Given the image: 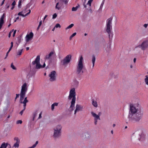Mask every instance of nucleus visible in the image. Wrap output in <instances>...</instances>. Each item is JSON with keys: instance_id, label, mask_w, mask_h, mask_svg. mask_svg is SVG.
I'll return each instance as SVG.
<instances>
[{"instance_id": "2eb2a0df", "label": "nucleus", "mask_w": 148, "mask_h": 148, "mask_svg": "<svg viewBox=\"0 0 148 148\" xmlns=\"http://www.w3.org/2000/svg\"><path fill=\"white\" fill-rule=\"evenodd\" d=\"M0 148H11V146L8 143L3 142L1 145Z\"/></svg>"}, {"instance_id": "a19ab883", "label": "nucleus", "mask_w": 148, "mask_h": 148, "mask_svg": "<svg viewBox=\"0 0 148 148\" xmlns=\"http://www.w3.org/2000/svg\"><path fill=\"white\" fill-rule=\"evenodd\" d=\"M57 14L56 13H55L53 15L52 18L53 19H55L57 17Z\"/></svg>"}, {"instance_id": "de8ad7c7", "label": "nucleus", "mask_w": 148, "mask_h": 148, "mask_svg": "<svg viewBox=\"0 0 148 148\" xmlns=\"http://www.w3.org/2000/svg\"><path fill=\"white\" fill-rule=\"evenodd\" d=\"M24 104L23 105V109L24 110H25L26 108V103H23Z\"/></svg>"}, {"instance_id": "aec40b11", "label": "nucleus", "mask_w": 148, "mask_h": 148, "mask_svg": "<svg viewBox=\"0 0 148 148\" xmlns=\"http://www.w3.org/2000/svg\"><path fill=\"white\" fill-rule=\"evenodd\" d=\"M62 5L59 2H58L56 3L55 8L58 10H60L61 9Z\"/></svg>"}, {"instance_id": "473e14b6", "label": "nucleus", "mask_w": 148, "mask_h": 148, "mask_svg": "<svg viewBox=\"0 0 148 148\" xmlns=\"http://www.w3.org/2000/svg\"><path fill=\"white\" fill-rule=\"evenodd\" d=\"M74 26V24L73 23L71 24L70 25L67 27L66 28V29L67 30L68 29L71 28Z\"/></svg>"}, {"instance_id": "13d9d810", "label": "nucleus", "mask_w": 148, "mask_h": 148, "mask_svg": "<svg viewBox=\"0 0 148 148\" xmlns=\"http://www.w3.org/2000/svg\"><path fill=\"white\" fill-rule=\"evenodd\" d=\"M133 61H134V63H135L136 62V58H134V59Z\"/></svg>"}, {"instance_id": "09e8293b", "label": "nucleus", "mask_w": 148, "mask_h": 148, "mask_svg": "<svg viewBox=\"0 0 148 148\" xmlns=\"http://www.w3.org/2000/svg\"><path fill=\"white\" fill-rule=\"evenodd\" d=\"M31 11L30 10H29V12L27 13V14H25L26 16H27L28 14H29L31 12Z\"/></svg>"}, {"instance_id": "58836bf2", "label": "nucleus", "mask_w": 148, "mask_h": 148, "mask_svg": "<svg viewBox=\"0 0 148 148\" xmlns=\"http://www.w3.org/2000/svg\"><path fill=\"white\" fill-rule=\"evenodd\" d=\"M76 34V33L75 32L73 33L70 37V39L71 40L73 37L75 36Z\"/></svg>"}, {"instance_id": "f03ea898", "label": "nucleus", "mask_w": 148, "mask_h": 148, "mask_svg": "<svg viewBox=\"0 0 148 148\" xmlns=\"http://www.w3.org/2000/svg\"><path fill=\"white\" fill-rule=\"evenodd\" d=\"M112 18L110 17L107 20L105 29L106 32L108 34L110 41L112 40L113 36L112 32Z\"/></svg>"}, {"instance_id": "4c0bfd02", "label": "nucleus", "mask_w": 148, "mask_h": 148, "mask_svg": "<svg viewBox=\"0 0 148 148\" xmlns=\"http://www.w3.org/2000/svg\"><path fill=\"white\" fill-rule=\"evenodd\" d=\"M62 129V127L60 125H58L57 126L56 130H61Z\"/></svg>"}, {"instance_id": "bb28decb", "label": "nucleus", "mask_w": 148, "mask_h": 148, "mask_svg": "<svg viewBox=\"0 0 148 148\" xmlns=\"http://www.w3.org/2000/svg\"><path fill=\"white\" fill-rule=\"evenodd\" d=\"M20 143H15L13 145L12 147H14L15 148H18L19 146Z\"/></svg>"}, {"instance_id": "1a4fd4ad", "label": "nucleus", "mask_w": 148, "mask_h": 148, "mask_svg": "<svg viewBox=\"0 0 148 148\" xmlns=\"http://www.w3.org/2000/svg\"><path fill=\"white\" fill-rule=\"evenodd\" d=\"M138 47L141 48L143 50H145L146 48H148V40H146L143 41L140 45Z\"/></svg>"}, {"instance_id": "49530a36", "label": "nucleus", "mask_w": 148, "mask_h": 148, "mask_svg": "<svg viewBox=\"0 0 148 148\" xmlns=\"http://www.w3.org/2000/svg\"><path fill=\"white\" fill-rule=\"evenodd\" d=\"M25 110H24V109H23V110L20 112V114H21V115H22L23 112Z\"/></svg>"}, {"instance_id": "680f3d73", "label": "nucleus", "mask_w": 148, "mask_h": 148, "mask_svg": "<svg viewBox=\"0 0 148 148\" xmlns=\"http://www.w3.org/2000/svg\"><path fill=\"white\" fill-rule=\"evenodd\" d=\"M47 16V15H45V16L44 18V19L45 20V19L46 18Z\"/></svg>"}, {"instance_id": "393cba45", "label": "nucleus", "mask_w": 148, "mask_h": 148, "mask_svg": "<svg viewBox=\"0 0 148 148\" xmlns=\"http://www.w3.org/2000/svg\"><path fill=\"white\" fill-rule=\"evenodd\" d=\"M58 105V103H54L51 106V109L52 110H53L54 108V107L55 106H57Z\"/></svg>"}, {"instance_id": "f704fd0d", "label": "nucleus", "mask_w": 148, "mask_h": 148, "mask_svg": "<svg viewBox=\"0 0 148 148\" xmlns=\"http://www.w3.org/2000/svg\"><path fill=\"white\" fill-rule=\"evenodd\" d=\"M22 0H19L18 1V8H20L21 6V3H22Z\"/></svg>"}, {"instance_id": "3c124183", "label": "nucleus", "mask_w": 148, "mask_h": 148, "mask_svg": "<svg viewBox=\"0 0 148 148\" xmlns=\"http://www.w3.org/2000/svg\"><path fill=\"white\" fill-rule=\"evenodd\" d=\"M19 96V94H16V97L15 98V99H16L17 98H18Z\"/></svg>"}, {"instance_id": "b1692460", "label": "nucleus", "mask_w": 148, "mask_h": 148, "mask_svg": "<svg viewBox=\"0 0 148 148\" xmlns=\"http://www.w3.org/2000/svg\"><path fill=\"white\" fill-rule=\"evenodd\" d=\"M96 60L95 56L94 55L92 56V67H93L95 65V63Z\"/></svg>"}, {"instance_id": "5fc2aeb1", "label": "nucleus", "mask_w": 148, "mask_h": 148, "mask_svg": "<svg viewBox=\"0 0 148 148\" xmlns=\"http://www.w3.org/2000/svg\"><path fill=\"white\" fill-rule=\"evenodd\" d=\"M16 30H15L14 31V32H13V36H14L15 35V34H16Z\"/></svg>"}, {"instance_id": "72a5a7b5", "label": "nucleus", "mask_w": 148, "mask_h": 148, "mask_svg": "<svg viewBox=\"0 0 148 148\" xmlns=\"http://www.w3.org/2000/svg\"><path fill=\"white\" fill-rule=\"evenodd\" d=\"M60 1L62 3H64L65 4H67L69 1V0H60Z\"/></svg>"}, {"instance_id": "0eeeda50", "label": "nucleus", "mask_w": 148, "mask_h": 148, "mask_svg": "<svg viewBox=\"0 0 148 148\" xmlns=\"http://www.w3.org/2000/svg\"><path fill=\"white\" fill-rule=\"evenodd\" d=\"M40 56H38L35 60L32 62V64L34 65L36 64V69H39L42 68V65L40 64Z\"/></svg>"}, {"instance_id": "603ef678", "label": "nucleus", "mask_w": 148, "mask_h": 148, "mask_svg": "<svg viewBox=\"0 0 148 148\" xmlns=\"http://www.w3.org/2000/svg\"><path fill=\"white\" fill-rule=\"evenodd\" d=\"M27 8H25L24 10H24V12H23V13H25L27 11Z\"/></svg>"}, {"instance_id": "423d86ee", "label": "nucleus", "mask_w": 148, "mask_h": 148, "mask_svg": "<svg viewBox=\"0 0 148 148\" xmlns=\"http://www.w3.org/2000/svg\"><path fill=\"white\" fill-rule=\"evenodd\" d=\"M71 58V55L69 54L66 56L61 61L62 65L66 66L70 62Z\"/></svg>"}, {"instance_id": "f8f14e48", "label": "nucleus", "mask_w": 148, "mask_h": 148, "mask_svg": "<svg viewBox=\"0 0 148 148\" xmlns=\"http://www.w3.org/2000/svg\"><path fill=\"white\" fill-rule=\"evenodd\" d=\"M83 106L79 104H77L76 105V109L74 111V114H76L77 112L82 110Z\"/></svg>"}, {"instance_id": "a211bd4d", "label": "nucleus", "mask_w": 148, "mask_h": 148, "mask_svg": "<svg viewBox=\"0 0 148 148\" xmlns=\"http://www.w3.org/2000/svg\"><path fill=\"white\" fill-rule=\"evenodd\" d=\"M54 52L53 51H51L47 55H46L45 58V60H48L50 58L51 56L53 55Z\"/></svg>"}, {"instance_id": "864d4df0", "label": "nucleus", "mask_w": 148, "mask_h": 148, "mask_svg": "<svg viewBox=\"0 0 148 148\" xmlns=\"http://www.w3.org/2000/svg\"><path fill=\"white\" fill-rule=\"evenodd\" d=\"M5 0H3V1H2L1 2V5H3V4L4 3V2Z\"/></svg>"}, {"instance_id": "c9c22d12", "label": "nucleus", "mask_w": 148, "mask_h": 148, "mask_svg": "<svg viewBox=\"0 0 148 148\" xmlns=\"http://www.w3.org/2000/svg\"><path fill=\"white\" fill-rule=\"evenodd\" d=\"M93 0H89L88 3H87V5H89L90 6L91 5V4Z\"/></svg>"}, {"instance_id": "6e6552de", "label": "nucleus", "mask_w": 148, "mask_h": 148, "mask_svg": "<svg viewBox=\"0 0 148 148\" xmlns=\"http://www.w3.org/2000/svg\"><path fill=\"white\" fill-rule=\"evenodd\" d=\"M140 132H138L139 133L138 139L140 141H142L145 140V134L142 130H140Z\"/></svg>"}, {"instance_id": "69168bd1", "label": "nucleus", "mask_w": 148, "mask_h": 148, "mask_svg": "<svg viewBox=\"0 0 148 148\" xmlns=\"http://www.w3.org/2000/svg\"><path fill=\"white\" fill-rule=\"evenodd\" d=\"M14 8V7L12 6V7L11 8V10H13Z\"/></svg>"}, {"instance_id": "6e6d98bb", "label": "nucleus", "mask_w": 148, "mask_h": 148, "mask_svg": "<svg viewBox=\"0 0 148 148\" xmlns=\"http://www.w3.org/2000/svg\"><path fill=\"white\" fill-rule=\"evenodd\" d=\"M45 63L42 66V68H43L45 66Z\"/></svg>"}, {"instance_id": "f3484780", "label": "nucleus", "mask_w": 148, "mask_h": 148, "mask_svg": "<svg viewBox=\"0 0 148 148\" xmlns=\"http://www.w3.org/2000/svg\"><path fill=\"white\" fill-rule=\"evenodd\" d=\"M5 14L3 13L1 16L0 19V29L1 28L2 25L4 23V18L5 17Z\"/></svg>"}, {"instance_id": "412c9836", "label": "nucleus", "mask_w": 148, "mask_h": 148, "mask_svg": "<svg viewBox=\"0 0 148 148\" xmlns=\"http://www.w3.org/2000/svg\"><path fill=\"white\" fill-rule=\"evenodd\" d=\"M38 111L37 110H36L34 111L33 113L32 116H33V119L32 121H34L35 118L36 117L37 114H38Z\"/></svg>"}, {"instance_id": "7c9ffc66", "label": "nucleus", "mask_w": 148, "mask_h": 148, "mask_svg": "<svg viewBox=\"0 0 148 148\" xmlns=\"http://www.w3.org/2000/svg\"><path fill=\"white\" fill-rule=\"evenodd\" d=\"M146 78L145 79V81L146 84L148 85V76H146Z\"/></svg>"}, {"instance_id": "5701e85b", "label": "nucleus", "mask_w": 148, "mask_h": 148, "mask_svg": "<svg viewBox=\"0 0 148 148\" xmlns=\"http://www.w3.org/2000/svg\"><path fill=\"white\" fill-rule=\"evenodd\" d=\"M2 135L3 136H7L8 135V130H4L1 132Z\"/></svg>"}, {"instance_id": "2f4dec72", "label": "nucleus", "mask_w": 148, "mask_h": 148, "mask_svg": "<svg viewBox=\"0 0 148 148\" xmlns=\"http://www.w3.org/2000/svg\"><path fill=\"white\" fill-rule=\"evenodd\" d=\"M23 50V49L19 50L18 51V52L17 53V54L19 56L21 55L22 54Z\"/></svg>"}, {"instance_id": "cd10ccee", "label": "nucleus", "mask_w": 148, "mask_h": 148, "mask_svg": "<svg viewBox=\"0 0 148 148\" xmlns=\"http://www.w3.org/2000/svg\"><path fill=\"white\" fill-rule=\"evenodd\" d=\"M23 100H21V98H20V102L21 103H27L28 102V100L27 99V97H26L25 98L23 101H22Z\"/></svg>"}, {"instance_id": "4d7b16f0", "label": "nucleus", "mask_w": 148, "mask_h": 148, "mask_svg": "<svg viewBox=\"0 0 148 148\" xmlns=\"http://www.w3.org/2000/svg\"><path fill=\"white\" fill-rule=\"evenodd\" d=\"M6 9H8L9 8V6H10L9 5L7 4L6 5Z\"/></svg>"}, {"instance_id": "8fccbe9b", "label": "nucleus", "mask_w": 148, "mask_h": 148, "mask_svg": "<svg viewBox=\"0 0 148 148\" xmlns=\"http://www.w3.org/2000/svg\"><path fill=\"white\" fill-rule=\"evenodd\" d=\"M148 25V24H145L144 25H143V26L145 28H147V26Z\"/></svg>"}, {"instance_id": "6ab92c4d", "label": "nucleus", "mask_w": 148, "mask_h": 148, "mask_svg": "<svg viewBox=\"0 0 148 148\" xmlns=\"http://www.w3.org/2000/svg\"><path fill=\"white\" fill-rule=\"evenodd\" d=\"M13 43L12 42H11V46L10 48V49H9L8 51L7 52V53H6V56H5V59L6 58H7V57H8V54L9 53V52H10V51H11V50L12 48L13 47Z\"/></svg>"}, {"instance_id": "a18cd8bd", "label": "nucleus", "mask_w": 148, "mask_h": 148, "mask_svg": "<svg viewBox=\"0 0 148 148\" xmlns=\"http://www.w3.org/2000/svg\"><path fill=\"white\" fill-rule=\"evenodd\" d=\"M16 3L15 1H14L13 2V3H12L11 5L12 6L14 7L15 5H16Z\"/></svg>"}, {"instance_id": "0e129e2a", "label": "nucleus", "mask_w": 148, "mask_h": 148, "mask_svg": "<svg viewBox=\"0 0 148 148\" xmlns=\"http://www.w3.org/2000/svg\"><path fill=\"white\" fill-rule=\"evenodd\" d=\"M29 47H27L26 48V50L28 51L29 49Z\"/></svg>"}, {"instance_id": "338daca9", "label": "nucleus", "mask_w": 148, "mask_h": 148, "mask_svg": "<svg viewBox=\"0 0 148 148\" xmlns=\"http://www.w3.org/2000/svg\"><path fill=\"white\" fill-rule=\"evenodd\" d=\"M55 27H53V29H52V31H54V30L55 29Z\"/></svg>"}, {"instance_id": "bf43d9fd", "label": "nucleus", "mask_w": 148, "mask_h": 148, "mask_svg": "<svg viewBox=\"0 0 148 148\" xmlns=\"http://www.w3.org/2000/svg\"><path fill=\"white\" fill-rule=\"evenodd\" d=\"M42 21H40V22H39V25H42Z\"/></svg>"}, {"instance_id": "052dcab7", "label": "nucleus", "mask_w": 148, "mask_h": 148, "mask_svg": "<svg viewBox=\"0 0 148 148\" xmlns=\"http://www.w3.org/2000/svg\"><path fill=\"white\" fill-rule=\"evenodd\" d=\"M83 5H84V8H86V5L85 4V3H84L83 4Z\"/></svg>"}, {"instance_id": "f257e3e1", "label": "nucleus", "mask_w": 148, "mask_h": 148, "mask_svg": "<svg viewBox=\"0 0 148 148\" xmlns=\"http://www.w3.org/2000/svg\"><path fill=\"white\" fill-rule=\"evenodd\" d=\"M143 115V112L140 110L139 111L134 105L133 104H130V109L128 116L129 120L138 122L141 119Z\"/></svg>"}, {"instance_id": "c03bdc74", "label": "nucleus", "mask_w": 148, "mask_h": 148, "mask_svg": "<svg viewBox=\"0 0 148 148\" xmlns=\"http://www.w3.org/2000/svg\"><path fill=\"white\" fill-rule=\"evenodd\" d=\"M42 112H40V114H39V117L38 119H38H41V118H42Z\"/></svg>"}, {"instance_id": "e2e57ef3", "label": "nucleus", "mask_w": 148, "mask_h": 148, "mask_svg": "<svg viewBox=\"0 0 148 148\" xmlns=\"http://www.w3.org/2000/svg\"><path fill=\"white\" fill-rule=\"evenodd\" d=\"M11 32H10L9 34H8V37H10V36H11Z\"/></svg>"}, {"instance_id": "39448f33", "label": "nucleus", "mask_w": 148, "mask_h": 148, "mask_svg": "<svg viewBox=\"0 0 148 148\" xmlns=\"http://www.w3.org/2000/svg\"><path fill=\"white\" fill-rule=\"evenodd\" d=\"M27 84L24 83L22 86L20 93L21 100H23L27 90Z\"/></svg>"}, {"instance_id": "79ce46f5", "label": "nucleus", "mask_w": 148, "mask_h": 148, "mask_svg": "<svg viewBox=\"0 0 148 148\" xmlns=\"http://www.w3.org/2000/svg\"><path fill=\"white\" fill-rule=\"evenodd\" d=\"M104 0H103V1L102 2L101 5H100V8H102L103 7V4H104Z\"/></svg>"}, {"instance_id": "ddd939ff", "label": "nucleus", "mask_w": 148, "mask_h": 148, "mask_svg": "<svg viewBox=\"0 0 148 148\" xmlns=\"http://www.w3.org/2000/svg\"><path fill=\"white\" fill-rule=\"evenodd\" d=\"M33 36L34 34L32 32H30L29 34H27L25 37L26 41L28 42L30 40L33 38Z\"/></svg>"}, {"instance_id": "9d476101", "label": "nucleus", "mask_w": 148, "mask_h": 148, "mask_svg": "<svg viewBox=\"0 0 148 148\" xmlns=\"http://www.w3.org/2000/svg\"><path fill=\"white\" fill-rule=\"evenodd\" d=\"M56 72L55 71H53L51 72L49 75L50 77L49 80L50 81L53 82L56 80Z\"/></svg>"}, {"instance_id": "37998d69", "label": "nucleus", "mask_w": 148, "mask_h": 148, "mask_svg": "<svg viewBox=\"0 0 148 148\" xmlns=\"http://www.w3.org/2000/svg\"><path fill=\"white\" fill-rule=\"evenodd\" d=\"M22 123V121L21 120H18L16 121V124H21Z\"/></svg>"}, {"instance_id": "9b49d317", "label": "nucleus", "mask_w": 148, "mask_h": 148, "mask_svg": "<svg viewBox=\"0 0 148 148\" xmlns=\"http://www.w3.org/2000/svg\"><path fill=\"white\" fill-rule=\"evenodd\" d=\"M91 114L92 116L94 118L95 124V125H96L97 122V120H100V115H97L96 114L92 112H91Z\"/></svg>"}, {"instance_id": "20e7f679", "label": "nucleus", "mask_w": 148, "mask_h": 148, "mask_svg": "<svg viewBox=\"0 0 148 148\" xmlns=\"http://www.w3.org/2000/svg\"><path fill=\"white\" fill-rule=\"evenodd\" d=\"M83 60V58L82 56H81L79 60L76 68V73L78 75H80L84 73L82 70L84 67Z\"/></svg>"}, {"instance_id": "dca6fc26", "label": "nucleus", "mask_w": 148, "mask_h": 148, "mask_svg": "<svg viewBox=\"0 0 148 148\" xmlns=\"http://www.w3.org/2000/svg\"><path fill=\"white\" fill-rule=\"evenodd\" d=\"M90 137V135L88 133H85L83 134V138L86 140H89Z\"/></svg>"}, {"instance_id": "ea45409f", "label": "nucleus", "mask_w": 148, "mask_h": 148, "mask_svg": "<svg viewBox=\"0 0 148 148\" xmlns=\"http://www.w3.org/2000/svg\"><path fill=\"white\" fill-rule=\"evenodd\" d=\"M55 27L56 28H58V27L60 28L61 27V25L59 23H57V24H56Z\"/></svg>"}, {"instance_id": "e433bc0d", "label": "nucleus", "mask_w": 148, "mask_h": 148, "mask_svg": "<svg viewBox=\"0 0 148 148\" xmlns=\"http://www.w3.org/2000/svg\"><path fill=\"white\" fill-rule=\"evenodd\" d=\"M11 67L14 70L16 69V68L14 66L13 63H12L11 64Z\"/></svg>"}, {"instance_id": "774afa93", "label": "nucleus", "mask_w": 148, "mask_h": 148, "mask_svg": "<svg viewBox=\"0 0 148 148\" xmlns=\"http://www.w3.org/2000/svg\"><path fill=\"white\" fill-rule=\"evenodd\" d=\"M111 132V134H113V130H112Z\"/></svg>"}, {"instance_id": "c85d7f7f", "label": "nucleus", "mask_w": 148, "mask_h": 148, "mask_svg": "<svg viewBox=\"0 0 148 148\" xmlns=\"http://www.w3.org/2000/svg\"><path fill=\"white\" fill-rule=\"evenodd\" d=\"M24 10H23L22 11L20 12L18 14V15L19 16H22L23 17H25L26 16L25 14L24 15L22 14L23 12H24Z\"/></svg>"}, {"instance_id": "7ed1b4c3", "label": "nucleus", "mask_w": 148, "mask_h": 148, "mask_svg": "<svg viewBox=\"0 0 148 148\" xmlns=\"http://www.w3.org/2000/svg\"><path fill=\"white\" fill-rule=\"evenodd\" d=\"M76 92L75 89L74 88H73L71 89L69 92V95L68 96V99L69 100L72 98V101L71 102V105L69 109V110L70 112L73 110V108L75 107L76 100Z\"/></svg>"}, {"instance_id": "4468645a", "label": "nucleus", "mask_w": 148, "mask_h": 148, "mask_svg": "<svg viewBox=\"0 0 148 148\" xmlns=\"http://www.w3.org/2000/svg\"><path fill=\"white\" fill-rule=\"evenodd\" d=\"M61 130H54L53 136L55 138L59 137L61 135Z\"/></svg>"}, {"instance_id": "4be33fe9", "label": "nucleus", "mask_w": 148, "mask_h": 148, "mask_svg": "<svg viewBox=\"0 0 148 148\" xmlns=\"http://www.w3.org/2000/svg\"><path fill=\"white\" fill-rule=\"evenodd\" d=\"M92 104L95 108H97L98 107V104L97 102L96 101H95L94 99H92Z\"/></svg>"}, {"instance_id": "a878e982", "label": "nucleus", "mask_w": 148, "mask_h": 148, "mask_svg": "<svg viewBox=\"0 0 148 148\" xmlns=\"http://www.w3.org/2000/svg\"><path fill=\"white\" fill-rule=\"evenodd\" d=\"M14 141L16 143H20V140L18 138V137H15L14 138Z\"/></svg>"}, {"instance_id": "c756f323", "label": "nucleus", "mask_w": 148, "mask_h": 148, "mask_svg": "<svg viewBox=\"0 0 148 148\" xmlns=\"http://www.w3.org/2000/svg\"><path fill=\"white\" fill-rule=\"evenodd\" d=\"M79 6L78 5V6H76L75 7H73L72 8V10L73 11H76L77 9L79 7Z\"/></svg>"}]
</instances>
